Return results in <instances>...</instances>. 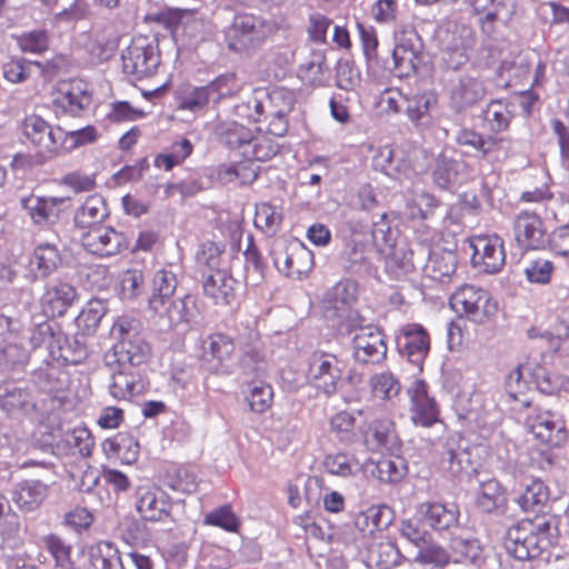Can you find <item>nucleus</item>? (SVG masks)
<instances>
[{"mask_svg": "<svg viewBox=\"0 0 569 569\" xmlns=\"http://www.w3.org/2000/svg\"><path fill=\"white\" fill-rule=\"evenodd\" d=\"M110 335L117 342L103 356V362L108 368L140 366L151 356V347L142 333V323L139 319L131 316L118 317Z\"/></svg>", "mask_w": 569, "mask_h": 569, "instance_id": "1", "label": "nucleus"}, {"mask_svg": "<svg viewBox=\"0 0 569 569\" xmlns=\"http://www.w3.org/2000/svg\"><path fill=\"white\" fill-rule=\"evenodd\" d=\"M366 318L360 313H353L348 321L341 327L339 333L341 336L353 335L352 358L356 362L380 363L387 355V345L382 332L375 326L367 325Z\"/></svg>", "mask_w": 569, "mask_h": 569, "instance_id": "2", "label": "nucleus"}, {"mask_svg": "<svg viewBox=\"0 0 569 569\" xmlns=\"http://www.w3.org/2000/svg\"><path fill=\"white\" fill-rule=\"evenodd\" d=\"M274 31V24L260 16L238 13L224 31L227 48L244 52L262 43Z\"/></svg>", "mask_w": 569, "mask_h": 569, "instance_id": "3", "label": "nucleus"}, {"mask_svg": "<svg viewBox=\"0 0 569 569\" xmlns=\"http://www.w3.org/2000/svg\"><path fill=\"white\" fill-rule=\"evenodd\" d=\"M450 307L459 317L479 325L489 322L498 311L490 293L471 284H462L451 295Z\"/></svg>", "mask_w": 569, "mask_h": 569, "instance_id": "4", "label": "nucleus"}, {"mask_svg": "<svg viewBox=\"0 0 569 569\" xmlns=\"http://www.w3.org/2000/svg\"><path fill=\"white\" fill-rule=\"evenodd\" d=\"M545 525L521 520L511 526L505 536V548L515 559L525 561L540 556L545 548Z\"/></svg>", "mask_w": 569, "mask_h": 569, "instance_id": "5", "label": "nucleus"}, {"mask_svg": "<svg viewBox=\"0 0 569 569\" xmlns=\"http://www.w3.org/2000/svg\"><path fill=\"white\" fill-rule=\"evenodd\" d=\"M391 72L398 78L415 74L421 63L422 42L418 32L410 26H401L395 31Z\"/></svg>", "mask_w": 569, "mask_h": 569, "instance_id": "6", "label": "nucleus"}, {"mask_svg": "<svg viewBox=\"0 0 569 569\" xmlns=\"http://www.w3.org/2000/svg\"><path fill=\"white\" fill-rule=\"evenodd\" d=\"M308 380L326 397H332L342 383L341 361L333 353L317 350L309 357Z\"/></svg>", "mask_w": 569, "mask_h": 569, "instance_id": "7", "label": "nucleus"}, {"mask_svg": "<svg viewBox=\"0 0 569 569\" xmlns=\"http://www.w3.org/2000/svg\"><path fill=\"white\" fill-rule=\"evenodd\" d=\"M449 106L461 113L479 103L487 94V88L478 70L469 69L449 79Z\"/></svg>", "mask_w": 569, "mask_h": 569, "instance_id": "8", "label": "nucleus"}, {"mask_svg": "<svg viewBox=\"0 0 569 569\" xmlns=\"http://www.w3.org/2000/svg\"><path fill=\"white\" fill-rule=\"evenodd\" d=\"M356 300V284L349 280L339 281L325 292L321 300L323 313L328 320L336 321L338 332L351 315L359 313L352 309Z\"/></svg>", "mask_w": 569, "mask_h": 569, "instance_id": "9", "label": "nucleus"}, {"mask_svg": "<svg viewBox=\"0 0 569 569\" xmlns=\"http://www.w3.org/2000/svg\"><path fill=\"white\" fill-rule=\"evenodd\" d=\"M24 137L37 148L39 156L51 158L60 152L63 146V129L52 128L37 114L27 116L22 122Z\"/></svg>", "mask_w": 569, "mask_h": 569, "instance_id": "10", "label": "nucleus"}, {"mask_svg": "<svg viewBox=\"0 0 569 569\" xmlns=\"http://www.w3.org/2000/svg\"><path fill=\"white\" fill-rule=\"evenodd\" d=\"M123 72L142 79L153 74L160 63V54L156 46L147 39H134L122 52Z\"/></svg>", "mask_w": 569, "mask_h": 569, "instance_id": "11", "label": "nucleus"}, {"mask_svg": "<svg viewBox=\"0 0 569 569\" xmlns=\"http://www.w3.org/2000/svg\"><path fill=\"white\" fill-rule=\"evenodd\" d=\"M172 503L169 496L157 486H140L136 490V509L146 521H167L171 518Z\"/></svg>", "mask_w": 569, "mask_h": 569, "instance_id": "12", "label": "nucleus"}, {"mask_svg": "<svg viewBox=\"0 0 569 569\" xmlns=\"http://www.w3.org/2000/svg\"><path fill=\"white\" fill-rule=\"evenodd\" d=\"M470 246L473 250L471 262L473 267L486 273H497L506 262L503 240L497 236L476 237Z\"/></svg>", "mask_w": 569, "mask_h": 569, "instance_id": "13", "label": "nucleus"}, {"mask_svg": "<svg viewBox=\"0 0 569 569\" xmlns=\"http://www.w3.org/2000/svg\"><path fill=\"white\" fill-rule=\"evenodd\" d=\"M397 346L401 356L421 369L430 350V338L427 330L419 323H407L399 329Z\"/></svg>", "mask_w": 569, "mask_h": 569, "instance_id": "14", "label": "nucleus"}, {"mask_svg": "<svg viewBox=\"0 0 569 569\" xmlns=\"http://www.w3.org/2000/svg\"><path fill=\"white\" fill-rule=\"evenodd\" d=\"M515 241L521 251L542 249L549 243L542 220L533 212L521 211L513 221Z\"/></svg>", "mask_w": 569, "mask_h": 569, "instance_id": "15", "label": "nucleus"}, {"mask_svg": "<svg viewBox=\"0 0 569 569\" xmlns=\"http://www.w3.org/2000/svg\"><path fill=\"white\" fill-rule=\"evenodd\" d=\"M274 267L287 277L301 278L311 271L313 254L302 243H295L273 253Z\"/></svg>", "mask_w": 569, "mask_h": 569, "instance_id": "16", "label": "nucleus"}, {"mask_svg": "<svg viewBox=\"0 0 569 569\" xmlns=\"http://www.w3.org/2000/svg\"><path fill=\"white\" fill-rule=\"evenodd\" d=\"M91 103V94L80 80L61 81L58 83L53 104L62 112L78 116Z\"/></svg>", "mask_w": 569, "mask_h": 569, "instance_id": "17", "label": "nucleus"}, {"mask_svg": "<svg viewBox=\"0 0 569 569\" xmlns=\"http://www.w3.org/2000/svg\"><path fill=\"white\" fill-rule=\"evenodd\" d=\"M81 242L89 252L100 257L113 256L127 246L123 233L103 226L89 229L82 234Z\"/></svg>", "mask_w": 569, "mask_h": 569, "instance_id": "18", "label": "nucleus"}, {"mask_svg": "<svg viewBox=\"0 0 569 569\" xmlns=\"http://www.w3.org/2000/svg\"><path fill=\"white\" fill-rule=\"evenodd\" d=\"M296 102L295 92L284 87H276L263 97L253 96L248 103L241 107V111L254 107L256 112L267 111V114H289Z\"/></svg>", "mask_w": 569, "mask_h": 569, "instance_id": "19", "label": "nucleus"}, {"mask_svg": "<svg viewBox=\"0 0 569 569\" xmlns=\"http://www.w3.org/2000/svg\"><path fill=\"white\" fill-rule=\"evenodd\" d=\"M529 427L533 436L549 447H560L567 440L563 421L549 411L530 417Z\"/></svg>", "mask_w": 569, "mask_h": 569, "instance_id": "20", "label": "nucleus"}, {"mask_svg": "<svg viewBox=\"0 0 569 569\" xmlns=\"http://www.w3.org/2000/svg\"><path fill=\"white\" fill-rule=\"evenodd\" d=\"M110 369V395L118 400H128L144 391V382L129 366H113Z\"/></svg>", "mask_w": 569, "mask_h": 569, "instance_id": "21", "label": "nucleus"}, {"mask_svg": "<svg viewBox=\"0 0 569 569\" xmlns=\"http://www.w3.org/2000/svg\"><path fill=\"white\" fill-rule=\"evenodd\" d=\"M442 460L447 462L449 472L455 477L476 470L468 441L460 436H451L446 440Z\"/></svg>", "mask_w": 569, "mask_h": 569, "instance_id": "22", "label": "nucleus"}, {"mask_svg": "<svg viewBox=\"0 0 569 569\" xmlns=\"http://www.w3.org/2000/svg\"><path fill=\"white\" fill-rule=\"evenodd\" d=\"M417 517L436 531L449 530L458 525L459 511L441 502L426 501L417 507Z\"/></svg>", "mask_w": 569, "mask_h": 569, "instance_id": "23", "label": "nucleus"}, {"mask_svg": "<svg viewBox=\"0 0 569 569\" xmlns=\"http://www.w3.org/2000/svg\"><path fill=\"white\" fill-rule=\"evenodd\" d=\"M76 298L77 291L71 284L54 280L47 284L41 297V306L47 316H62Z\"/></svg>", "mask_w": 569, "mask_h": 569, "instance_id": "24", "label": "nucleus"}, {"mask_svg": "<svg viewBox=\"0 0 569 569\" xmlns=\"http://www.w3.org/2000/svg\"><path fill=\"white\" fill-rule=\"evenodd\" d=\"M194 306V299L191 296L186 295L182 298H171L164 302L156 301L154 307L149 310L171 328L182 323H188L193 317Z\"/></svg>", "mask_w": 569, "mask_h": 569, "instance_id": "25", "label": "nucleus"}, {"mask_svg": "<svg viewBox=\"0 0 569 569\" xmlns=\"http://www.w3.org/2000/svg\"><path fill=\"white\" fill-rule=\"evenodd\" d=\"M0 405L9 415H28L38 411V403L32 388L8 385L0 393Z\"/></svg>", "mask_w": 569, "mask_h": 569, "instance_id": "26", "label": "nucleus"}, {"mask_svg": "<svg viewBox=\"0 0 569 569\" xmlns=\"http://www.w3.org/2000/svg\"><path fill=\"white\" fill-rule=\"evenodd\" d=\"M51 479H26L20 481L14 490L13 500L23 511L38 509L46 500Z\"/></svg>", "mask_w": 569, "mask_h": 569, "instance_id": "27", "label": "nucleus"}, {"mask_svg": "<svg viewBox=\"0 0 569 569\" xmlns=\"http://www.w3.org/2000/svg\"><path fill=\"white\" fill-rule=\"evenodd\" d=\"M411 419L415 425L429 427L438 421L437 403L429 397L423 381L416 382L411 391Z\"/></svg>", "mask_w": 569, "mask_h": 569, "instance_id": "28", "label": "nucleus"}, {"mask_svg": "<svg viewBox=\"0 0 569 569\" xmlns=\"http://www.w3.org/2000/svg\"><path fill=\"white\" fill-rule=\"evenodd\" d=\"M66 200L58 197L29 196L20 200L21 207L30 216L31 220L41 224L54 221L59 218L61 206Z\"/></svg>", "mask_w": 569, "mask_h": 569, "instance_id": "29", "label": "nucleus"}, {"mask_svg": "<svg viewBox=\"0 0 569 569\" xmlns=\"http://www.w3.org/2000/svg\"><path fill=\"white\" fill-rule=\"evenodd\" d=\"M458 266L457 254L451 250H432L423 266L427 277L440 283H449L456 274Z\"/></svg>", "mask_w": 569, "mask_h": 569, "instance_id": "30", "label": "nucleus"}, {"mask_svg": "<svg viewBox=\"0 0 569 569\" xmlns=\"http://www.w3.org/2000/svg\"><path fill=\"white\" fill-rule=\"evenodd\" d=\"M202 289L216 305L229 306L234 298V279L226 270L210 272L203 279Z\"/></svg>", "mask_w": 569, "mask_h": 569, "instance_id": "31", "label": "nucleus"}, {"mask_svg": "<svg viewBox=\"0 0 569 569\" xmlns=\"http://www.w3.org/2000/svg\"><path fill=\"white\" fill-rule=\"evenodd\" d=\"M365 443L372 451L395 449L398 437L393 423L388 419L373 420L365 432Z\"/></svg>", "mask_w": 569, "mask_h": 569, "instance_id": "32", "label": "nucleus"}, {"mask_svg": "<svg viewBox=\"0 0 569 569\" xmlns=\"http://www.w3.org/2000/svg\"><path fill=\"white\" fill-rule=\"evenodd\" d=\"M108 216L109 211L104 199L99 194H93L88 197L76 211L74 224L80 229H91L99 227Z\"/></svg>", "mask_w": 569, "mask_h": 569, "instance_id": "33", "label": "nucleus"}, {"mask_svg": "<svg viewBox=\"0 0 569 569\" xmlns=\"http://www.w3.org/2000/svg\"><path fill=\"white\" fill-rule=\"evenodd\" d=\"M466 166L463 161L439 154L431 172L433 183L442 190L450 189L458 182L459 176L463 172Z\"/></svg>", "mask_w": 569, "mask_h": 569, "instance_id": "34", "label": "nucleus"}, {"mask_svg": "<svg viewBox=\"0 0 569 569\" xmlns=\"http://www.w3.org/2000/svg\"><path fill=\"white\" fill-rule=\"evenodd\" d=\"M390 523L391 511L386 506H371L355 518V526L363 536H372L376 531H382Z\"/></svg>", "mask_w": 569, "mask_h": 569, "instance_id": "35", "label": "nucleus"}, {"mask_svg": "<svg viewBox=\"0 0 569 569\" xmlns=\"http://www.w3.org/2000/svg\"><path fill=\"white\" fill-rule=\"evenodd\" d=\"M90 569H127L118 548L109 541H98L89 548Z\"/></svg>", "mask_w": 569, "mask_h": 569, "instance_id": "36", "label": "nucleus"}, {"mask_svg": "<svg viewBox=\"0 0 569 569\" xmlns=\"http://www.w3.org/2000/svg\"><path fill=\"white\" fill-rule=\"evenodd\" d=\"M234 352V342L224 333H212L202 341V353L206 360L223 365Z\"/></svg>", "mask_w": 569, "mask_h": 569, "instance_id": "37", "label": "nucleus"}, {"mask_svg": "<svg viewBox=\"0 0 569 569\" xmlns=\"http://www.w3.org/2000/svg\"><path fill=\"white\" fill-rule=\"evenodd\" d=\"M486 141L482 160L492 164L502 163L518 153L517 143L510 137L489 134Z\"/></svg>", "mask_w": 569, "mask_h": 569, "instance_id": "38", "label": "nucleus"}, {"mask_svg": "<svg viewBox=\"0 0 569 569\" xmlns=\"http://www.w3.org/2000/svg\"><path fill=\"white\" fill-rule=\"evenodd\" d=\"M549 500V489L540 479H530L525 483V490L517 498L523 511L538 512Z\"/></svg>", "mask_w": 569, "mask_h": 569, "instance_id": "39", "label": "nucleus"}, {"mask_svg": "<svg viewBox=\"0 0 569 569\" xmlns=\"http://www.w3.org/2000/svg\"><path fill=\"white\" fill-rule=\"evenodd\" d=\"M30 263L36 267L41 277H48L61 263L58 247L54 243L40 242L33 250Z\"/></svg>", "mask_w": 569, "mask_h": 569, "instance_id": "40", "label": "nucleus"}, {"mask_svg": "<svg viewBox=\"0 0 569 569\" xmlns=\"http://www.w3.org/2000/svg\"><path fill=\"white\" fill-rule=\"evenodd\" d=\"M506 502L507 497L499 481L490 479L480 485L476 503L482 511L495 512L505 508Z\"/></svg>", "mask_w": 569, "mask_h": 569, "instance_id": "41", "label": "nucleus"}, {"mask_svg": "<svg viewBox=\"0 0 569 569\" xmlns=\"http://www.w3.org/2000/svg\"><path fill=\"white\" fill-rule=\"evenodd\" d=\"M102 449L107 456H117L131 462L137 459L139 443L131 435L120 432L113 438L106 439L102 442Z\"/></svg>", "mask_w": 569, "mask_h": 569, "instance_id": "42", "label": "nucleus"}, {"mask_svg": "<svg viewBox=\"0 0 569 569\" xmlns=\"http://www.w3.org/2000/svg\"><path fill=\"white\" fill-rule=\"evenodd\" d=\"M243 256L246 260V281L247 283L257 286L264 278L267 264L254 243L252 234L247 236V246Z\"/></svg>", "mask_w": 569, "mask_h": 569, "instance_id": "43", "label": "nucleus"}, {"mask_svg": "<svg viewBox=\"0 0 569 569\" xmlns=\"http://www.w3.org/2000/svg\"><path fill=\"white\" fill-rule=\"evenodd\" d=\"M326 57L321 51H313L309 59L299 67L300 79L309 86L319 87L326 81Z\"/></svg>", "mask_w": 569, "mask_h": 569, "instance_id": "44", "label": "nucleus"}, {"mask_svg": "<svg viewBox=\"0 0 569 569\" xmlns=\"http://www.w3.org/2000/svg\"><path fill=\"white\" fill-rule=\"evenodd\" d=\"M177 284L178 281L173 272L167 270L157 271L152 280V293L148 299L149 309L154 307L156 300L164 302L173 298Z\"/></svg>", "mask_w": 569, "mask_h": 569, "instance_id": "45", "label": "nucleus"}, {"mask_svg": "<svg viewBox=\"0 0 569 569\" xmlns=\"http://www.w3.org/2000/svg\"><path fill=\"white\" fill-rule=\"evenodd\" d=\"M322 466L328 473L339 477H350L359 470L357 459L347 452L327 455L322 461Z\"/></svg>", "mask_w": 569, "mask_h": 569, "instance_id": "46", "label": "nucleus"}, {"mask_svg": "<svg viewBox=\"0 0 569 569\" xmlns=\"http://www.w3.org/2000/svg\"><path fill=\"white\" fill-rule=\"evenodd\" d=\"M512 119V111L509 104L503 100H492L486 109V120L489 123L492 133H499L509 128Z\"/></svg>", "mask_w": 569, "mask_h": 569, "instance_id": "47", "label": "nucleus"}, {"mask_svg": "<svg viewBox=\"0 0 569 569\" xmlns=\"http://www.w3.org/2000/svg\"><path fill=\"white\" fill-rule=\"evenodd\" d=\"M470 4L473 13L479 16L482 31L491 33L503 4L497 0H470Z\"/></svg>", "mask_w": 569, "mask_h": 569, "instance_id": "48", "label": "nucleus"}, {"mask_svg": "<svg viewBox=\"0 0 569 569\" xmlns=\"http://www.w3.org/2000/svg\"><path fill=\"white\" fill-rule=\"evenodd\" d=\"M221 140L230 148L247 150L252 143V131L237 122L227 123L220 132Z\"/></svg>", "mask_w": 569, "mask_h": 569, "instance_id": "49", "label": "nucleus"}, {"mask_svg": "<svg viewBox=\"0 0 569 569\" xmlns=\"http://www.w3.org/2000/svg\"><path fill=\"white\" fill-rule=\"evenodd\" d=\"M450 548L457 562L476 563L481 553V547L477 539L465 536H455L450 540Z\"/></svg>", "mask_w": 569, "mask_h": 569, "instance_id": "50", "label": "nucleus"}, {"mask_svg": "<svg viewBox=\"0 0 569 569\" xmlns=\"http://www.w3.org/2000/svg\"><path fill=\"white\" fill-rule=\"evenodd\" d=\"M223 252V244L213 241H206L200 244L196 259L199 266L208 267L211 272L226 270L222 259Z\"/></svg>", "mask_w": 569, "mask_h": 569, "instance_id": "51", "label": "nucleus"}, {"mask_svg": "<svg viewBox=\"0 0 569 569\" xmlns=\"http://www.w3.org/2000/svg\"><path fill=\"white\" fill-rule=\"evenodd\" d=\"M339 259L346 271L350 273L360 272L367 264L365 246L356 241L347 242L343 250L340 252Z\"/></svg>", "mask_w": 569, "mask_h": 569, "instance_id": "52", "label": "nucleus"}, {"mask_svg": "<svg viewBox=\"0 0 569 569\" xmlns=\"http://www.w3.org/2000/svg\"><path fill=\"white\" fill-rule=\"evenodd\" d=\"M372 395L381 400H389L400 392V383L391 372L373 375L369 380Z\"/></svg>", "mask_w": 569, "mask_h": 569, "instance_id": "53", "label": "nucleus"}, {"mask_svg": "<svg viewBox=\"0 0 569 569\" xmlns=\"http://www.w3.org/2000/svg\"><path fill=\"white\" fill-rule=\"evenodd\" d=\"M279 151V144L270 137H253L249 149L243 150L242 154L251 160L268 161Z\"/></svg>", "mask_w": 569, "mask_h": 569, "instance_id": "54", "label": "nucleus"}, {"mask_svg": "<svg viewBox=\"0 0 569 569\" xmlns=\"http://www.w3.org/2000/svg\"><path fill=\"white\" fill-rule=\"evenodd\" d=\"M207 87L212 94V100L219 101L221 98L233 96L240 91L241 83L236 73L228 72L217 77Z\"/></svg>", "mask_w": 569, "mask_h": 569, "instance_id": "55", "label": "nucleus"}, {"mask_svg": "<svg viewBox=\"0 0 569 569\" xmlns=\"http://www.w3.org/2000/svg\"><path fill=\"white\" fill-rule=\"evenodd\" d=\"M397 548L391 541H380L368 548L370 563L383 569L396 563Z\"/></svg>", "mask_w": 569, "mask_h": 569, "instance_id": "56", "label": "nucleus"}, {"mask_svg": "<svg viewBox=\"0 0 569 569\" xmlns=\"http://www.w3.org/2000/svg\"><path fill=\"white\" fill-rule=\"evenodd\" d=\"M281 220L282 216L274 206L263 202L256 207L254 226L257 228L273 233Z\"/></svg>", "mask_w": 569, "mask_h": 569, "instance_id": "57", "label": "nucleus"}, {"mask_svg": "<svg viewBox=\"0 0 569 569\" xmlns=\"http://www.w3.org/2000/svg\"><path fill=\"white\" fill-rule=\"evenodd\" d=\"M66 442L78 451L81 457H90L94 445L91 432L86 427H76L66 435Z\"/></svg>", "mask_w": 569, "mask_h": 569, "instance_id": "58", "label": "nucleus"}, {"mask_svg": "<svg viewBox=\"0 0 569 569\" xmlns=\"http://www.w3.org/2000/svg\"><path fill=\"white\" fill-rule=\"evenodd\" d=\"M535 379L539 391L546 395H555L562 389H567L569 385L565 376L550 373L543 368L537 370Z\"/></svg>", "mask_w": 569, "mask_h": 569, "instance_id": "59", "label": "nucleus"}, {"mask_svg": "<svg viewBox=\"0 0 569 569\" xmlns=\"http://www.w3.org/2000/svg\"><path fill=\"white\" fill-rule=\"evenodd\" d=\"M543 335L548 338L550 349L559 350L562 345H567L569 351V308L562 309L553 331Z\"/></svg>", "mask_w": 569, "mask_h": 569, "instance_id": "60", "label": "nucleus"}, {"mask_svg": "<svg viewBox=\"0 0 569 569\" xmlns=\"http://www.w3.org/2000/svg\"><path fill=\"white\" fill-rule=\"evenodd\" d=\"M27 360V352L16 343H9L0 350V369L3 371H17Z\"/></svg>", "mask_w": 569, "mask_h": 569, "instance_id": "61", "label": "nucleus"}, {"mask_svg": "<svg viewBox=\"0 0 569 569\" xmlns=\"http://www.w3.org/2000/svg\"><path fill=\"white\" fill-rule=\"evenodd\" d=\"M211 92L208 87H194L189 91L181 92L179 97V108L190 111L202 109L210 100Z\"/></svg>", "mask_w": 569, "mask_h": 569, "instance_id": "62", "label": "nucleus"}, {"mask_svg": "<svg viewBox=\"0 0 569 569\" xmlns=\"http://www.w3.org/2000/svg\"><path fill=\"white\" fill-rule=\"evenodd\" d=\"M18 44L23 52L42 53L49 48V36L46 30H32L18 38Z\"/></svg>", "mask_w": 569, "mask_h": 569, "instance_id": "63", "label": "nucleus"}, {"mask_svg": "<svg viewBox=\"0 0 569 569\" xmlns=\"http://www.w3.org/2000/svg\"><path fill=\"white\" fill-rule=\"evenodd\" d=\"M431 101V94L426 92L406 97L403 110L410 120L417 122L428 114Z\"/></svg>", "mask_w": 569, "mask_h": 569, "instance_id": "64", "label": "nucleus"}]
</instances>
